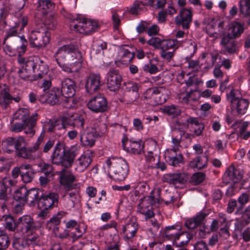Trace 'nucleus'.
<instances>
[{"instance_id": "f257e3e1", "label": "nucleus", "mask_w": 250, "mask_h": 250, "mask_svg": "<svg viewBox=\"0 0 250 250\" xmlns=\"http://www.w3.org/2000/svg\"><path fill=\"white\" fill-rule=\"evenodd\" d=\"M74 149L75 147H71L66 149L63 145L57 143L51 156L52 164L65 168L70 167L76 156Z\"/></svg>"}, {"instance_id": "f03ea898", "label": "nucleus", "mask_w": 250, "mask_h": 250, "mask_svg": "<svg viewBox=\"0 0 250 250\" xmlns=\"http://www.w3.org/2000/svg\"><path fill=\"white\" fill-rule=\"evenodd\" d=\"M80 46L79 42H75L59 47L54 54L56 61H73L77 58L78 54L80 57L83 58V53L80 51Z\"/></svg>"}, {"instance_id": "7ed1b4c3", "label": "nucleus", "mask_w": 250, "mask_h": 250, "mask_svg": "<svg viewBox=\"0 0 250 250\" xmlns=\"http://www.w3.org/2000/svg\"><path fill=\"white\" fill-rule=\"evenodd\" d=\"M108 172L113 173L114 178L118 181H123L125 179L129 172V167L127 162L120 158L109 159L106 161Z\"/></svg>"}, {"instance_id": "20e7f679", "label": "nucleus", "mask_w": 250, "mask_h": 250, "mask_svg": "<svg viewBox=\"0 0 250 250\" xmlns=\"http://www.w3.org/2000/svg\"><path fill=\"white\" fill-rule=\"evenodd\" d=\"M160 189H155L152 190L150 195L144 199H141L138 205V211L141 213V210H146L149 209L150 205L157 207L159 205L164 202L166 205L173 203L175 199L173 196H171L169 200L162 199L160 197Z\"/></svg>"}, {"instance_id": "39448f33", "label": "nucleus", "mask_w": 250, "mask_h": 250, "mask_svg": "<svg viewBox=\"0 0 250 250\" xmlns=\"http://www.w3.org/2000/svg\"><path fill=\"white\" fill-rule=\"evenodd\" d=\"M10 42L12 46L6 43V42L5 43H3V51L7 55L13 56L18 52L20 57L25 52L27 42L23 36L16 37Z\"/></svg>"}, {"instance_id": "423d86ee", "label": "nucleus", "mask_w": 250, "mask_h": 250, "mask_svg": "<svg viewBox=\"0 0 250 250\" xmlns=\"http://www.w3.org/2000/svg\"><path fill=\"white\" fill-rule=\"evenodd\" d=\"M98 26L96 21L84 19H74L70 24L71 28H73L76 31L85 34L95 31Z\"/></svg>"}, {"instance_id": "0eeeda50", "label": "nucleus", "mask_w": 250, "mask_h": 250, "mask_svg": "<svg viewBox=\"0 0 250 250\" xmlns=\"http://www.w3.org/2000/svg\"><path fill=\"white\" fill-rule=\"evenodd\" d=\"M81 186L73 188V190H64V192L61 197V201L63 207L71 210L78 205L81 201Z\"/></svg>"}, {"instance_id": "6e6552de", "label": "nucleus", "mask_w": 250, "mask_h": 250, "mask_svg": "<svg viewBox=\"0 0 250 250\" xmlns=\"http://www.w3.org/2000/svg\"><path fill=\"white\" fill-rule=\"evenodd\" d=\"M181 227L178 225L167 227L164 232V236L172 240L173 244L176 246L183 247L188 242L189 239L183 240V237L187 235L184 232H181Z\"/></svg>"}, {"instance_id": "1a4fd4ad", "label": "nucleus", "mask_w": 250, "mask_h": 250, "mask_svg": "<svg viewBox=\"0 0 250 250\" xmlns=\"http://www.w3.org/2000/svg\"><path fill=\"white\" fill-rule=\"evenodd\" d=\"M104 133L100 127L92 128L91 130L83 129L80 132V140L83 146L91 147L95 144L96 138Z\"/></svg>"}, {"instance_id": "9d476101", "label": "nucleus", "mask_w": 250, "mask_h": 250, "mask_svg": "<svg viewBox=\"0 0 250 250\" xmlns=\"http://www.w3.org/2000/svg\"><path fill=\"white\" fill-rule=\"evenodd\" d=\"M29 44L32 48L44 47L50 42L49 34L47 31H32L29 35Z\"/></svg>"}, {"instance_id": "9b49d317", "label": "nucleus", "mask_w": 250, "mask_h": 250, "mask_svg": "<svg viewBox=\"0 0 250 250\" xmlns=\"http://www.w3.org/2000/svg\"><path fill=\"white\" fill-rule=\"evenodd\" d=\"M67 168L64 167L60 171L58 172L59 175V182L63 187L64 190H73V188L81 186L80 183L73 184L76 180V178L72 172Z\"/></svg>"}, {"instance_id": "f8f14e48", "label": "nucleus", "mask_w": 250, "mask_h": 250, "mask_svg": "<svg viewBox=\"0 0 250 250\" xmlns=\"http://www.w3.org/2000/svg\"><path fill=\"white\" fill-rule=\"evenodd\" d=\"M62 100L61 91L58 87H53L51 90L41 95L39 98L40 102L50 105L59 104Z\"/></svg>"}, {"instance_id": "ddd939ff", "label": "nucleus", "mask_w": 250, "mask_h": 250, "mask_svg": "<svg viewBox=\"0 0 250 250\" xmlns=\"http://www.w3.org/2000/svg\"><path fill=\"white\" fill-rule=\"evenodd\" d=\"M17 231L22 234L34 231L36 226L33 218L29 215H24L17 220Z\"/></svg>"}, {"instance_id": "4468645a", "label": "nucleus", "mask_w": 250, "mask_h": 250, "mask_svg": "<svg viewBox=\"0 0 250 250\" xmlns=\"http://www.w3.org/2000/svg\"><path fill=\"white\" fill-rule=\"evenodd\" d=\"M139 229V225L137 220L135 217H131L128 222L123 226L122 232L124 234V239L130 245L132 242L133 238Z\"/></svg>"}, {"instance_id": "2eb2a0df", "label": "nucleus", "mask_w": 250, "mask_h": 250, "mask_svg": "<svg viewBox=\"0 0 250 250\" xmlns=\"http://www.w3.org/2000/svg\"><path fill=\"white\" fill-rule=\"evenodd\" d=\"M58 201V194L51 192L47 194L42 195L38 200L37 205L41 209L47 210L57 206Z\"/></svg>"}, {"instance_id": "dca6fc26", "label": "nucleus", "mask_w": 250, "mask_h": 250, "mask_svg": "<svg viewBox=\"0 0 250 250\" xmlns=\"http://www.w3.org/2000/svg\"><path fill=\"white\" fill-rule=\"evenodd\" d=\"M229 99L233 110H236V112L240 115L245 114L250 104V101L248 100L236 97L232 90L230 92Z\"/></svg>"}, {"instance_id": "f3484780", "label": "nucleus", "mask_w": 250, "mask_h": 250, "mask_svg": "<svg viewBox=\"0 0 250 250\" xmlns=\"http://www.w3.org/2000/svg\"><path fill=\"white\" fill-rule=\"evenodd\" d=\"M192 13L190 9L182 8L175 18V24L181 26L184 29H188L192 21Z\"/></svg>"}, {"instance_id": "a211bd4d", "label": "nucleus", "mask_w": 250, "mask_h": 250, "mask_svg": "<svg viewBox=\"0 0 250 250\" xmlns=\"http://www.w3.org/2000/svg\"><path fill=\"white\" fill-rule=\"evenodd\" d=\"M88 108L95 113L103 112L107 108L105 98L101 96H96L89 100L87 104Z\"/></svg>"}, {"instance_id": "6ab92c4d", "label": "nucleus", "mask_w": 250, "mask_h": 250, "mask_svg": "<svg viewBox=\"0 0 250 250\" xmlns=\"http://www.w3.org/2000/svg\"><path fill=\"white\" fill-rule=\"evenodd\" d=\"M77 58L74 59L73 61H67L70 62V64H66L65 62H57L59 66L63 71L67 73L78 72L82 68L83 63V57H80L79 54L78 55Z\"/></svg>"}, {"instance_id": "aec40b11", "label": "nucleus", "mask_w": 250, "mask_h": 250, "mask_svg": "<svg viewBox=\"0 0 250 250\" xmlns=\"http://www.w3.org/2000/svg\"><path fill=\"white\" fill-rule=\"evenodd\" d=\"M122 81V76L116 70H111L107 74V85L108 88L112 91L119 89Z\"/></svg>"}, {"instance_id": "412c9836", "label": "nucleus", "mask_w": 250, "mask_h": 250, "mask_svg": "<svg viewBox=\"0 0 250 250\" xmlns=\"http://www.w3.org/2000/svg\"><path fill=\"white\" fill-rule=\"evenodd\" d=\"M188 180V176L184 172H177L164 175L163 180L170 185L183 184Z\"/></svg>"}, {"instance_id": "4be33fe9", "label": "nucleus", "mask_w": 250, "mask_h": 250, "mask_svg": "<svg viewBox=\"0 0 250 250\" xmlns=\"http://www.w3.org/2000/svg\"><path fill=\"white\" fill-rule=\"evenodd\" d=\"M220 44L225 53L232 54L238 50L237 42L229 33L224 35L221 39Z\"/></svg>"}, {"instance_id": "5701e85b", "label": "nucleus", "mask_w": 250, "mask_h": 250, "mask_svg": "<svg viewBox=\"0 0 250 250\" xmlns=\"http://www.w3.org/2000/svg\"><path fill=\"white\" fill-rule=\"evenodd\" d=\"M243 174L238 169L236 168L232 165L230 166L226 170L223 179L226 183H236L242 178Z\"/></svg>"}, {"instance_id": "b1692460", "label": "nucleus", "mask_w": 250, "mask_h": 250, "mask_svg": "<svg viewBox=\"0 0 250 250\" xmlns=\"http://www.w3.org/2000/svg\"><path fill=\"white\" fill-rule=\"evenodd\" d=\"M101 85V77L99 74H91L87 79L85 88L86 91L92 94L96 92Z\"/></svg>"}, {"instance_id": "393cba45", "label": "nucleus", "mask_w": 250, "mask_h": 250, "mask_svg": "<svg viewBox=\"0 0 250 250\" xmlns=\"http://www.w3.org/2000/svg\"><path fill=\"white\" fill-rule=\"evenodd\" d=\"M164 156L167 162L173 167H177L181 163H183V156L178 151L170 149H166Z\"/></svg>"}, {"instance_id": "a878e982", "label": "nucleus", "mask_w": 250, "mask_h": 250, "mask_svg": "<svg viewBox=\"0 0 250 250\" xmlns=\"http://www.w3.org/2000/svg\"><path fill=\"white\" fill-rule=\"evenodd\" d=\"M61 91L62 97H72L75 93V82L71 79H64L62 82Z\"/></svg>"}, {"instance_id": "bb28decb", "label": "nucleus", "mask_w": 250, "mask_h": 250, "mask_svg": "<svg viewBox=\"0 0 250 250\" xmlns=\"http://www.w3.org/2000/svg\"><path fill=\"white\" fill-rule=\"evenodd\" d=\"M37 58L32 57L28 58L22 57L21 56L18 58V62L21 65V67L27 70L28 73L32 74L36 73V67L37 66Z\"/></svg>"}, {"instance_id": "cd10ccee", "label": "nucleus", "mask_w": 250, "mask_h": 250, "mask_svg": "<svg viewBox=\"0 0 250 250\" xmlns=\"http://www.w3.org/2000/svg\"><path fill=\"white\" fill-rule=\"evenodd\" d=\"M37 7V16H41L49 13L54 9L55 3L52 0H40Z\"/></svg>"}, {"instance_id": "c85d7f7f", "label": "nucleus", "mask_w": 250, "mask_h": 250, "mask_svg": "<svg viewBox=\"0 0 250 250\" xmlns=\"http://www.w3.org/2000/svg\"><path fill=\"white\" fill-rule=\"evenodd\" d=\"M188 125L186 124H184L182 125V128H176L174 132H176L177 133H179V137L174 136L172 137L171 143L172 144V146L171 148H167V149H170L172 150H175L177 151H179V148L181 146V138L183 136H184L185 134V131L184 129L188 128Z\"/></svg>"}, {"instance_id": "c756f323", "label": "nucleus", "mask_w": 250, "mask_h": 250, "mask_svg": "<svg viewBox=\"0 0 250 250\" xmlns=\"http://www.w3.org/2000/svg\"><path fill=\"white\" fill-rule=\"evenodd\" d=\"M134 57V54L128 50L122 48L120 49L116 58V62L122 64L127 65L129 64Z\"/></svg>"}, {"instance_id": "7c9ffc66", "label": "nucleus", "mask_w": 250, "mask_h": 250, "mask_svg": "<svg viewBox=\"0 0 250 250\" xmlns=\"http://www.w3.org/2000/svg\"><path fill=\"white\" fill-rule=\"evenodd\" d=\"M92 159L88 154H82L76 161L75 170L79 172L84 171L90 165Z\"/></svg>"}, {"instance_id": "2f4dec72", "label": "nucleus", "mask_w": 250, "mask_h": 250, "mask_svg": "<svg viewBox=\"0 0 250 250\" xmlns=\"http://www.w3.org/2000/svg\"><path fill=\"white\" fill-rule=\"evenodd\" d=\"M12 100V96L9 94V88L7 85H4L0 89V106L3 109H6Z\"/></svg>"}, {"instance_id": "473e14b6", "label": "nucleus", "mask_w": 250, "mask_h": 250, "mask_svg": "<svg viewBox=\"0 0 250 250\" xmlns=\"http://www.w3.org/2000/svg\"><path fill=\"white\" fill-rule=\"evenodd\" d=\"M168 93L167 89L163 87H160L153 89L152 96L156 99L157 104H162L167 101Z\"/></svg>"}, {"instance_id": "72a5a7b5", "label": "nucleus", "mask_w": 250, "mask_h": 250, "mask_svg": "<svg viewBox=\"0 0 250 250\" xmlns=\"http://www.w3.org/2000/svg\"><path fill=\"white\" fill-rule=\"evenodd\" d=\"M187 122L189 124L190 131L193 133V135L198 136L202 134L204 125L199 123L196 118L189 117L187 119Z\"/></svg>"}, {"instance_id": "f704fd0d", "label": "nucleus", "mask_w": 250, "mask_h": 250, "mask_svg": "<svg viewBox=\"0 0 250 250\" xmlns=\"http://www.w3.org/2000/svg\"><path fill=\"white\" fill-rule=\"evenodd\" d=\"M38 114L35 113L31 116L27 122L24 123V132L29 137H32L35 134L34 127L36 126Z\"/></svg>"}, {"instance_id": "c9c22d12", "label": "nucleus", "mask_w": 250, "mask_h": 250, "mask_svg": "<svg viewBox=\"0 0 250 250\" xmlns=\"http://www.w3.org/2000/svg\"><path fill=\"white\" fill-rule=\"evenodd\" d=\"M85 117L84 115L75 113L71 117H67L68 125L77 128H83L85 122Z\"/></svg>"}, {"instance_id": "e433bc0d", "label": "nucleus", "mask_w": 250, "mask_h": 250, "mask_svg": "<svg viewBox=\"0 0 250 250\" xmlns=\"http://www.w3.org/2000/svg\"><path fill=\"white\" fill-rule=\"evenodd\" d=\"M21 169L23 170L21 174V179L24 183L31 182L34 176V172L32 166L27 164L21 165Z\"/></svg>"}, {"instance_id": "4c0bfd02", "label": "nucleus", "mask_w": 250, "mask_h": 250, "mask_svg": "<svg viewBox=\"0 0 250 250\" xmlns=\"http://www.w3.org/2000/svg\"><path fill=\"white\" fill-rule=\"evenodd\" d=\"M208 158L207 155L199 156L194 158L189 163L191 168L199 169L206 167L208 165Z\"/></svg>"}, {"instance_id": "58836bf2", "label": "nucleus", "mask_w": 250, "mask_h": 250, "mask_svg": "<svg viewBox=\"0 0 250 250\" xmlns=\"http://www.w3.org/2000/svg\"><path fill=\"white\" fill-rule=\"evenodd\" d=\"M39 18H41L42 23L47 29L53 30L56 27L57 21L52 13L39 16Z\"/></svg>"}, {"instance_id": "ea45409f", "label": "nucleus", "mask_w": 250, "mask_h": 250, "mask_svg": "<svg viewBox=\"0 0 250 250\" xmlns=\"http://www.w3.org/2000/svg\"><path fill=\"white\" fill-rule=\"evenodd\" d=\"M157 143L154 141H151L149 143V146L151 147L148 148V152L146 154V161L148 166L150 167L154 168L155 166V158L153 155V149H155Z\"/></svg>"}, {"instance_id": "a19ab883", "label": "nucleus", "mask_w": 250, "mask_h": 250, "mask_svg": "<svg viewBox=\"0 0 250 250\" xmlns=\"http://www.w3.org/2000/svg\"><path fill=\"white\" fill-rule=\"evenodd\" d=\"M126 143L129 144L127 150L133 154H141L143 150L144 145L142 141H135L131 139L127 141Z\"/></svg>"}, {"instance_id": "79ce46f5", "label": "nucleus", "mask_w": 250, "mask_h": 250, "mask_svg": "<svg viewBox=\"0 0 250 250\" xmlns=\"http://www.w3.org/2000/svg\"><path fill=\"white\" fill-rule=\"evenodd\" d=\"M39 197V191L36 188L27 189L26 202L28 203L30 206H34L38 204Z\"/></svg>"}, {"instance_id": "37998d69", "label": "nucleus", "mask_w": 250, "mask_h": 250, "mask_svg": "<svg viewBox=\"0 0 250 250\" xmlns=\"http://www.w3.org/2000/svg\"><path fill=\"white\" fill-rule=\"evenodd\" d=\"M55 133L61 134L65 132L66 126L68 125L67 117L62 116L58 120H55Z\"/></svg>"}, {"instance_id": "c03bdc74", "label": "nucleus", "mask_w": 250, "mask_h": 250, "mask_svg": "<svg viewBox=\"0 0 250 250\" xmlns=\"http://www.w3.org/2000/svg\"><path fill=\"white\" fill-rule=\"evenodd\" d=\"M4 219L3 227L9 231H14L17 229V221L14 220V218L10 215L3 216Z\"/></svg>"}, {"instance_id": "a18cd8bd", "label": "nucleus", "mask_w": 250, "mask_h": 250, "mask_svg": "<svg viewBox=\"0 0 250 250\" xmlns=\"http://www.w3.org/2000/svg\"><path fill=\"white\" fill-rule=\"evenodd\" d=\"M231 35L233 38H237L240 36L244 31V25L243 23L236 21L231 22L230 23Z\"/></svg>"}, {"instance_id": "49530a36", "label": "nucleus", "mask_w": 250, "mask_h": 250, "mask_svg": "<svg viewBox=\"0 0 250 250\" xmlns=\"http://www.w3.org/2000/svg\"><path fill=\"white\" fill-rule=\"evenodd\" d=\"M238 5L240 13L244 17H250V0H239Z\"/></svg>"}, {"instance_id": "de8ad7c7", "label": "nucleus", "mask_w": 250, "mask_h": 250, "mask_svg": "<svg viewBox=\"0 0 250 250\" xmlns=\"http://www.w3.org/2000/svg\"><path fill=\"white\" fill-rule=\"evenodd\" d=\"M139 88L140 85L137 83H129L126 84L125 89L128 95L131 93L133 94V97L131 98L132 101H135L139 98L138 90Z\"/></svg>"}, {"instance_id": "09e8293b", "label": "nucleus", "mask_w": 250, "mask_h": 250, "mask_svg": "<svg viewBox=\"0 0 250 250\" xmlns=\"http://www.w3.org/2000/svg\"><path fill=\"white\" fill-rule=\"evenodd\" d=\"M24 234L26 237L25 240L27 245L33 246L40 245L41 238L38 234L34 233V231Z\"/></svg>"}, {"instance_id": "8fccbe9b", "label": "nucleus", "mask_w": 250, "mask_h": 250, "mask_svg": "<svg viewBox=\"0 0 250 250\" xmlns=\"http://www.w3.org/2000/svg\"><path fill=\"white\" fill-rule=\"evenodd\" d=\"M16 152L18 156L24 159L34 160L37 158L31 148L28 149L26 146L17 150Z\"/></svg>"}, {"instance_id": "3c124183", "label": "nucleus", "mask_w": 250, "mask_h": 250, "mask_svg": "<svg viewBox=\"0 0 250 250\" xmlns=\"http://www.w3.org/2000/svg\"><path fill=\"white\" fill-rule=\"evenodd\" d=\"M185 83L188 87L194 86V88L193 91H196L198 88V86L203 83V81L199 79L197 76L193 74L188 77L187 80H185Z\"/></svg>"}, {"instance_id": "603ef678", "label": "nucleus", "mask_w": 250, "mask_h": 250, "mask_svg": "<svg viewBox=\"0 0 250 250\" xmlns=\"http://www.w3.org/2000/svg\"><path fill=\"white\" fill-rule=\"evenodd\" d=\"M162 112L174 118L179 116L181 113L179 108L174 105H166L161 109Z\"/></svg>"}, {"instance_id": "864d4df0", "label": "nucleus", "mask_w": 250, "mask_h": 250, "mask_svg": "<svg viewBox=\"0 0 250 250\" xmlns=\"http://www.w3.org/2000/svg\"><path fill=\"white\" fill-rule=\"evenodd\" d=\"M178 47V41L176 39L162 40L161 49L169 50L174 49V50Z\"/></svg>"}, {"instance_id": "5fc2aeb1", "label": "nucleus", "mask_w": 250, "mask_h": 250, "mask_svg": "<svg viewBox=\"0 0 250 250\" xmlns=\"http://www.w3.org/2000/svg\"><path fill=\"white\" fill-rule=\"evenodd\" d=\"M27 194V188L24 187H21L17 189L13 195L14 198L19 202H26V195Z\"/></svg>"}, {"instance_id": "6e6d98bb", "label": "nucleus", "mask_w": 250, "mask_h": 250, "mask_svg": "<svg viewBox=\"0 0 250 250\" xmlns=\"http://www.w3.org/2000/svg\"><path fill=\"white\" fill-rule=\"evenodd\" d=\"M146 5L142 1L136 0L129 10V13L132 15H137Z\"/></svg>"}, {"instance_id": "4d7b16f0", "label": "nucleus", "mask_w": 250, "mask_h": 250, "mask_svg": "<svg viewBox=\"0 0 250 250\" xmlns=\"http://www.w3.org/2000/svg\"><path fill=\"white\" fill-rule=\"evenodd\" d=\"M15 118L21 120L23 122H26L30 119L29 111L27 108H21L16 112Z\"/></svg>"}, {"instance_id": "13d9d810", "label": "nucleus", "mask_w": 250, "mask_h": 250, "mask_svg": "<svg viewBox=\"0 0 250 250\" xmlns=\"http://www.w3.org/2000/svg\"><path fill=\"white\" fill-rule=\"evenodd\" d=\"M8 234L4 230L0 229V247L7 248L10 245Z\"/></svg>"}, {"instance_id": "bf43d9fd", "label": "nucleus", "mask_w": 250, "mask_h": 250, "mask_svg": "<svg viewBox=\"0 0 250 250\" xmlns=\"http://www.w3.org/2000/svg\"><path fill=\"white\" fill-rule=\"evenodd\" d=\"M235 229L236 230L241 231L247 225L250 223L248 220L242 216L241 218H236L235 220Z\"/></svg>"}, {"instance_id": "052dcab7", "label": "nucleus", "mask_w": 250, "mask_h": 250, "mask_svg": "<svg viewBox=\"0 0 250 250\" xmlns=\"http://www.w3.org/2000/svg\"><path fill=\"white\" fill-rule=\"evenodd\" d=\"M143 70L146 72H148L151 74H155L160 71L159 68L155 64L151 62L149 63L145 64L143 66Z\"/></svg>"}, {"instance_id": "680f3d73", "label": "nucleus", "mask_w": 250, "mask_h": 250, "mask_svg": "<svg viewBox=\"0 0 250 250\" xmlns=\"http://www.w3.org/2000/svg\"><path fill=\"white\" fill-rule=\"evenodd\" d=\"M28 71L21 67L18 71V73L21 79L24 81H32L35 80L36 78L33 76L31 73H28Z\"/></svg>"}, {"instance_id": "e2e57ef3", "label": "nucleus", "mask_w": 250, "mask_h": 250, "mask_svg": "<svg viewBox=\"0 0 250 250\" xmlns=\"http://www.w3.org/2000/svg\"><path fill=\"white\" fill-rule=\"evenodd\" d=\"M205 178V175L204 173L197 172L191 176L190 182L194 185H198L204 181Z\"/></svg>"}, {"instance_id": "0e129e2a", "label": "nucleus", "mask_w": 250, "mask_h": 250, "mask_svg": "<svg viewBox=\"0 0 250 250\" xmlns=\"http://www.w3.org/2000/svg\"><path fill=\"white\" fill-rule=\"evenodd\" d=\"M11 189L8 190L7 187L0 181V200L7 201Z\"/></svg>"}, {"instance_id": "69168bd1", "label": "nucleus", "mask_w": 250, "mask_h": 250, "mask_svg": "<svg viewBox=\"0 0 250 250\" xmlns=\"http://www.w3.org/2000/svg\"><path fill=\"white\" fill-rule=\"evenodd\" d=\"M242 208H238L235 212L236 215L241 214V216L250 222V205L247 206L242 211Z\"/></svg>"}, {"instance_id": "338daca9", "label": "nucleus", "mask_w": 250, "mask_h": 250, "mask_svg": "<svg viewBox=\"0 0 250 250\" xmlns=\"http://www.w3.org/2000/svg\"><path fill=\"white\" fill-rule=\"evenodd\" d=\"M146 4H148L155 8H163L166 3V0H147Z\"/></svg>"}, {"instance_id": "774afa93", "label": "nucleus", "mask_w": 250, "mask_h": 250, "mask_svg": "<svg viewBox=\"0 0 250 250\" xmlns=\"http://www.w3.org/2000/svg\"><path fill=\"white\" fill-rule=\"evenodd\" d=\"M10 167V161L8 159L0 158V172L9 170Z\"/></svg>"}]
</instances>
